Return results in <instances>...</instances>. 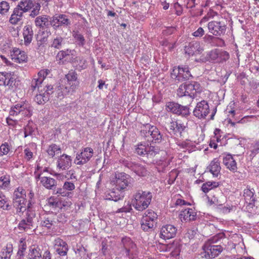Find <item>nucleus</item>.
Here are the masks:
<instances>
[{"label":"nucleus","mask_w":259,"mask_h":259,"mask_svg":"<svg viewBox=\"0 0 259 259\" xmlns=\"http://www.w3.org/2000/svg\"><path fill=\"white\" fill-rule=\"evenodd\" d=\"M121 252L125 254V256L128 258L130 257V248L134 245V242L129 237L124 236L121 240Z\"/></svg>","instance_id":"30"},{"label":"nucleus","mask_w":259,"mask_h":259,"mask_svg":"<svg viewBox=\"0 0 259 259\" xmlns=\"http://www.w3.org/2000/svg\"><path fill=\"white\" fill-rule=\"evenodd\" d=\"M23 36L24 45L26 47L29 46L31 43L34 36L33 26L31 25L27 24L24 26L23 30Z\"/></svg>","instance_id":"25"},{"label":"nucleus","mask_w":259,"mask_h":259,"mask_svg":"<svg viewBox=\"0 0 259 259\" xmlns=\"http://www.w3.org/2000/svg\"><path fill=\"white\" fill-rule=\"evenodd\" d=\"M63 38L61 36H57L54 38L51 43V47L57 49H60L63 41Z\"/></svg>","instance_id":"59"},{"label":"nucleus","mask_w":259,"mask_h":259,"mask_svg":"<svg viewBox=\"0 0 259 259\" xmlns=\"http://www.w3.org/2000/svg\"><path fill=\"white\" fill-rule=\"evenodd\" d=\"M180 217L185 221H194L197 219V212L192 208H186L181 211Z\"/></svg>","instance_id":"32"},{"label":"nucleus","mask_w":259,"mask_h":259,"mask_svg":"<svg viewBox=\"0 0 259 259\" xmlns=\"http://www.w3.org/2000/svg\"><path fill=\"white\" fill-rule=\"evenodd\" d=\"M175 241H174L172 243L168 244H163L160 242H159L157 245V248L159 250L160 252H169L172 250L173 247H174Z\"/></svg>","instance_id":"52"},{"label":"nucleus","mask_w":259,"mask_h":259,"mask_svg":"<svg viewBox=\"0 0 259 259\" xmlns=\"http://www.w3.org/2000/svg\"><path fill=\"white\" fill-rule=\"evenodd\" d=\"M25 105V103H23V104L19 103L12 106L9 112L10 115L11 116H15L21 113L22 111V109L26 108V107H24Z\"/></svg>","instance_id":"45"},{"label":"nucleus","mask_w":259,"mask_h":259,"mask_svg":"<svg viewBox=\"0 0 259 259\" xmlns=\"http://www.w3.org/2000/svg\"><path fill=\"white\" fill-rule=\"evenodd\" d=\"M123 190H117L116 188H113L109 192L105 194V199L117 202L120 200L123 199L124 195Z\"/></svg>","instance_id":"28"},{"label":"nucleus","mask_w":259,"mask_h":259,"mask_svg":"<svg viewBox=\"0 0 259 259\" xmlns=\"http://www.w3.org/2000/svg\"><path fill=\"white\" fill-rule=\"evenodd\" d=\"M223 163L230 171L233 172L237 171V163L231 154H225L223 157Z\"/></svg>","instance_id":"29"},{"label":"nucleus","mask_w":259,"mask_h":259,"mask_svg":"<svg viewBox=\"0 0 259 259\" xmlns=\"http://www.w3.org/2000/svg\"><path fill=\"white\" fill-rule=\"evenodd\" d=\"M221 185V182L207 181L202 185L201 190L205 194H207L210 190L218 188Z\"/></svg>","instance_id":"36"},{"label":"nucleus","mask_w":259,"mask_h":259,"mask_svg":"<svg viewBox=\"0 0 259 259\" xmlns=\"http://www.w3.org/2000/svg\"><path fill=\"white\" fill-rule=\"evenodd\" d=\"M133 179L131 176L124 172H115V178L111 182L115 185L117 190L125 191L131 184Z\"/></svg>","instance_id":"6"},{"label":"nucleus","mask_w":259,"mask_h":259,"mask_svg":"<svg viewBox=\"0 0 259 259\" xmlns=\"http://www.w3.org/2000/svg\"><path fill=\"white\" fill-rule=\"evenodd\" d=\"M76 51L74 49H66L59 51L56 56V60L60 65L68 63L73 64L78 62L76 56Z\"/></svg>","instance_id":"5"},{"label":"nucleus","mask_w":259,"mask_h":259,"mask_svg":"<svg viewBox=\"0 0 259 259\" xmlns=\"http://www.w3.org/2000/svg\"><path fill=\"white\" fill-rule=\"evenodd\" d=\"M6 74L5 83L4 86L8 87V89L11 91H16L20 84L19 78L13 72H7Z\"/></svg>","instance_id":"15"},{"label":"nucleus","mask_w":259,"mask_h":259,"mask_svg":"<svg viewBox=\"0 0 259 259\" xmlns=\"http://www.w3.org/2000/svg\"><path fill=\"white\" fill-rule=\"evenodd\" d=\"M218 240L217 237H213L208 240L202 247V251L200 253L202 258L212 259L217 257L223 251V247L220 245H213Z\"/></svg>","instance_id":"2"},{"label":"nucleus","mask_w":259,"mask_h":259,"mask_svg":"<svg viewBox=\"0 0 259 259\" xmlns=\"http://www.w3.org/2000/svg\"><path fill=\"white\" fill-rule=\"evenodd\" d=\"M216 49H213L202 55L199 59H195V62L205 63L207 62L215 64L218 57L217 55Z\"/></svg>","instance_id":"22"},{"label":"nucleus","mask_w":259,"mask_h":259,"mask_svg":"<svg viewBox=\"0 0 259 259\" xmlns=\"http://www.w3.org/2000/svg\"><path fill=\"white\" fill-rule=\"evenodd\" d=\"M12 208V205L10 204L9 198L1 193L0 194V209L9 211L11 210Z\"/></svg>","instance_id":"40"},{"label":"nucleus","mask_w":259,"mask_h":259,"mask_svg":"<svg viewBox=\"0 0 259 259\" xmlns=\"http://www.w3.org/2000/svg\"><path fill=\"white\" fill-rule=\"evenodd\" d=\"M10 176L5 175L0 177V188L3 189L8 188L10 186Z\"/></svg>","instance_id":"51"},{"label":"nucleus","mask_w":259,"mask_h":259,"mask_svg":"<svg viewBox=\"0 0 259 259\" xmlns=\"http://www.w3.org/2000/svg\"><path fill=\"white\" fill-rule=\"evenodd\" d=\"M26 199V192L22 187L15 189L12 195V201Z\"/></svg>","instance_id":"39"},{"label":"nucleus","mask_w":259,"mask_h":259,"mask_svg":"<svg viewBox=\"0 0 259 259\" xmlns=\"http://www.w3.org/2000/svg\"><path fill=\"white\" fill-rule=\"evenodd\" d=\"M135 152L141 156H144L146 155L148 156V148L146 144H143L140 143L135 146Z\"/></svg>","instance_id":"47"},{"label":"nucleus","mask_w":259,"mask_h":259,"mask_svg":"<svg viewBox=\"0 0 259 259\" xmlns=\"http://www.w3.org/2000/svg\"><path fill=\"white\" fill-rule=\"evenodd\" d=\"M18 4L25 13L30 11L29 17L31 18H35L40 13L41 5L38 2L33 0H21Z\"/></svg>","instance_id":"7"},{"label":"nucleus","mask_w":259,"mask_h":259,"mask_svg":"<svg viewBox=\"0 0 259 259\" xmlns=\"http://www.w3.org/2000/svg\"><path fill=\"white\" fill-rule=\"evenodd\" d=\"M27 248V244L24 238H21L18 244V250L17 255H24Z\"/></svg>","instance_id":"55"},{"label":"nucleus","mask_w":259,"mask_h":259,"mask_svg":"<svg viewBox=\"0 0 259 259\" xmlns=\"http://www.w3.org/2000/svg\"><path fill=\"white\" fill-rule=\"evenodd\" d=\"M177 232V229L174 225L167 224L163 226L160 230V238L166 240L175 237Z\"/></svg>","instance_id":"18"},{"label":"nucleus","mask_w":259,"mask_h":259,"mask_svg":"<svg viewBox=\"0 0 259 259\" xmlns=\"http://www.w3.org/2000/svg\"><path fill=\"white\" fill-rule=\"evenodd\" d=\"M53 194L57 195L58 196L67 197L71 198L72 193L67 191L64 187L56 188L53 190Z\"/></svg>","instance_id":"46"},{"label":"nucleus","mask_w":259,"mask_h":259,"mask_svg":"<svg viewBox=\"0 0 259 259\" xmlns=\"http://www.w3.org/2000/svg\"><path fill=\"white\" fill-rule=\"evenodd\" d=\"M216 51L218 54L216 63H224L229 59L230 54L227 51L220 49H216Z\"/></svg>","instance_id":"37"},{"label":"nucleus","mask_w":259,"mask_h":259,"mask_svg":"<svg viewBox=\"0 0 259 259\" xmlns=\"http://www.w3.org/2000/svg\"><path fill=\"white\" fill-rule=\"evenodd\" d=\"M36 128V124L32 120H29L28 123L24 128V138L29 136H33Z\"/></svg>","instance_id":"43"},{"label":"nucleus","mask_w":259,"mask_h":259,"mask_svg":"<svg viewBox=\"0 0 259 259\" xmlns=\"http://www.w3.org/2000/svg\"><path fill=\"white\" fill-rule=\"evenodd\" d=\"M152 198L151 192L138 189L133 194L132 204L137 210L142 211L148 207Z\"/></svg>","instance_id":"1"},{"label":"nucleus","mask_w":259,"mask_h":259,"mask_svg":"<svg viewBox=\"0 0 259 259\" xmlns=\"http://www.w3.org/2000/svg\"><path fill=\"white\" fill-rule=\"evenodd\" d=\"M32 224L27 223V221L22 219L19 223L18 228L21 231H25L26 229H30Z\"/></svg>","instance_id":"62"},{"label":"nucleus","mask_w":259,"mask_h":259,"mask_svg":"<svg viewBox=\"0 0 259 259\" xmlns=\"http://www.w3.org/2000/svg\"><path fill=\"white\" fill-rule=\"evenodd\" d=\"M165 106V110L167 112L177 116L187 118L190 114V110L189 106L182 105L174 101L166 102Z\"/></svg>","instance_id":"4"},{"label":"nucleus","mask_w":259,"mask_h":259,"mask_svg":"<svg viewBox=\"0 0 259 259\" xmlns=\"http://www.w3.org/2000/svg\"><path fill=\"white\" fill-rule=\"evenodd\" d=\"M178 82H183L189 80L192 75L190 71V68L187 65H180L178 66Z\"/></svg>","instance_id":"23"},{"label":"nucleus","mask_w":259,"mask_h":259,"mask_svg":"<svg viewBox=\"0 0 259 259\" xmlns=\"http://www.w3.org/2000/svg\"><path fill=\"white\" fill-rule=\"evenodd\" d=\"M48 204L54 209L59 208L61 207V200L54 196H51L47 200Z\"/></svg>","instance_id":"53"},{"label":"nucleus","mask_w":259,"mask_h":259,"mask_svg":"<svg viewBox=\"0 0 259 259\" xmlns=\"http://www.w3.org/2000/svg\"><path fill=\"white\" fill-rule=\"evenodd\" d=\"M21 8L22 7L18 4L16 7L14 9L13 13L9 19V22L11 24L16 25L22 20L23 14L25 12L22 11Z\"/></svg>","instance_id":"27"},{"label":"nucleus","mask_w":259,"mask_h":259,"mask_svg":"<svg viewBox=\"0 0 259 259\" xmlns=\"http://www.w3.org/2000/svg\"><path fill=\"white\" fill-rule=\"evenodd\" d=\"M72 158L70 156L63 154L57 160V168L63 170L68 169L71 166Z\"/></svg>","instance_id":"24"},{"label":"nucleus","mask_w":259,"mask_h":259,"mask_svg":"<svg viewBox=\"0 0 259 259\" xmlns=\"http://www.w3.org/2000/svg\"><path fill=\"white\" fill-rule=\"evenodd\" d=\"M10 9L9 4L6 1H2L0 3V14L5 15Z\"/></svg>","instance_id":"63"},{"label":"nucleus","mask_w":259,"mask_h":259,"mask_svg":"<svg viewBox=\"0 0 259 259\" xmlns=\"http://www.w3.org/2000/svg\"><path fill=\"white\" fill-rule=\"evenodd\" d=\"M149 127V132L150 133V137L152 139V143L159 144L166 142L167 136L164 132H162L160 129L154 125H147Z\"/></svg>","instance_id":"10"},{"label":"nucleus","mask_w":259,"mask_h":259,"mask_svg":"<svg viewBox=\"0 0 259 259\" xmlns=\"http://www.w3.org/2000/svg\"><path fill=\"white\" fill-rule=\"evenodd\" d=\"M186 95L187 96L194 99L197 96V94H200L202 91V87L200 84L195 81L185 82Z\"/></svg>","instance_id":"13"},{"label":"nucleus","mask_w":259,"mask_h":259,"mask_svg":"<svg viewBox=\"0 0 259 259\" xmlns=\"http://www.w3.org/2000/svg\"><path fill=\"white\" fill-rule=\"evenodd\" d=\"M254 195L255 191L254 189H251L247 186L244 190L243 196L245 198V202L247 204L246 207L248 209L253 208L255 206L254 204L256 200Z\"/></svg>","instance_id":"20"},{"label":"nucleus","mask_w":259,"mask_h":259,"mask_svg":"<svg viewBox=\"0 0 259 259\" xmlns=\"http://www.w3.org/2000/svg\"><path fill=\"white\" fill-rule=\"evenodd\" d=\"M42 93L50 99V96L55 93V89L51 84L46 85L43 89H41Z\"/></svg>","instance_id":"60"},{"label":"nucleus","mask_w":259,"mask_h":259,"mask_svg":"<svg viewBox=\"0 0 259 259\" xmlns=\"http://www.w3.org/2000/svg\"><path fill=\"white\" fill-rule=\"evenodd\" d=\"M54 248L55 251L60 256H67L69 249L68 245L63 239L60 238H56L54 241Z\"/></svg>","instance_id":"19"},{"label":"nucleus","mask_w":259,"mask_h":259,"mask_svg":"<svg viewBox=\"0 0 259 259\" xmlns=\"http://www.w3.org/2000/svg\"><path fill=\"white\" fill-rule=\"evenodd\" d=\"M207 28L209 32L218 36H222L225 34L227 30V24L222 21H211L208 23Z\"/></svg>","instance_id":"9"},{"label":"nucleus","mask_w":259,"mask_h":259,"mask_svg":"<svg viewBox=\"0 0 259 259\" xmlns=\"http://www.w3.org/2000/svg\"><path fill=\"white\" fill-rule=\"evenodd\" d=\"M226 46L225 41L223 39L221 36H214L212 43L211 47H225Z\"/></svg>","instance_id":"54"},{"label":"nucleus","mask_w":259,"mask_h":259,"mask_svg":"<svg viewBox=\"0 0 259 259\" xmlns=\"http://www.w3.org/2000/svg\"><path fill=\"white\" fill-rule=\"evenodd\" d=\"M13 245L11 243L7 244L6 248L3 249L2 251V259H10L11 256L13 253Z\"/></svg>","instance_id":"48"},{"label":"nucleus","mask_w":259,"mask_h":259,"mask_svg":"<svg viewBox=\"0 0 259 259\" xmlns=\"http://www.w3.org/2000/svg\"><path fill=\"white\" fill-rule=\"evenodd\" d=\"M73 250L76 255L81 257H84L88 252L86 247L83 246L80 242L77 243L76 246L73 247Z\"/></svg>","instance_id":"44"},{"label":"nucleus","mask_w":259,"mask_h":259,"mask_svg":"<svg viewBox=\"0 0 259 259\" xmlns=\"http://www.w3.org/2000/svg\"><path fill=\"white\" fill-rule=\"evenodd\" d=\"M27 202V199L12 201L13 206L16 209L18 212H23L26 210Z\"/></svg>","instance_id":"42"},{"label":"nucleus","mask_w":259,"mask_h":259,"mask_svg":"<svg viewBox=\"0 0 259 259\" xmlns=\"http://www.w3.org/2000/svg\"><path fill=\"white\" fill-rule=\"evenodd\" d=\"M119 163L122 166L127 168L140 177H145L148 175V170L145 165L133 161L129 158H121L119 160Z\"/></svg>","instance_id":"3"},{"label":"nucleus","mask_w":259,"mask_h":259,"mask_svg":"<svg viewBox=\"0 0 259 259\" xmlns=\"http://www.w3.org/2000/svg\"><path fill=\"white\" fill-rule=\"evenodd\" d=\"M77 77L78 75L77 73L73 70H69L68 73L65 76V78L67 79V81L66 86H68L74 93L79 84V81Z\"/></svg>","instance_id":"16"},{"label":"nucleus","mask_w":259,"mask_h":259,"mask_svg":"<svg viewBox=\"0 0 259 259\" xmlns=\"http://www.w3.org/2000/svg\"><path fill=\"white\" fill-rule=\"evenodd\" d=\"M209 106L205 100L198 102L193 110V115L199 119H204L209 113Z\"/></svg>","instance_id":"12"},{"label":"nucleus","mask_w":259,"mask_h":259,"mask_svg":"<svg viewBox=\"0 0 259 259\" xmlns=\"http://www.w3.org/2000/svg\"><path fill=\"white\" fill-rule=\"evenodd\" d=\"M185 53L189 56H193L196 54H200L203 51L202 48L200 46L198 42H190L188 46L185 47Z\"/></svg>","instance_id":"26"},{"label":"nucleus","mask_w":259,"mask_h":259,"mask_svg":"<svg viewBox=\"0 0 259 259\" xmlns=\"http://www.w3.org/2000/svg\"><path fill=\"white\" fill-rule=\"evenodd\" d=\"M235 75L237 81H238L241 85L245 86L246 84L248 75H246V73L242 72L239 74H236Z\"/></svg>","instance_id":"58"},{"label":"nucleus","mask_w":259,"mask_h":259,"mask_svg":"<svg viewBox=\"0 0 259 259\" xmlns=\"http://www.w3.org/2000/svg\"><path fill=\"white\" fill-rule=\"evenodd\" d=\"M157 222H151L142 218L140 221L141 228L144 232H151L157 227Z\"/></svg>","instance_id":"33"},{"label":"nucleus","mask_w":259,"mask_h":259,"mask_svg":"<svg viewBox=\"0 0 259 259\" xmlns=\"http://www.w3.org/2000/svg\"><path fill=\"white\" fill-rule=\"evenodd\" d=\"M10 56L11 59L17 63L27 62L28 60L26 53L17 48H13L10 50Z\"/></svg>","instance_id":"17"},{"label":"nucleus","mask_w":259,"mask_h":259,"mask_svg":"<svg viewBox=\"0 0 259 259\" xmlns=\"http://www.w3.org/2000/svg\"><path fill=\"white\" fill-rule=\"evenodd\" d=\"M52 27L55 30L61 28H70L72 22L69 16L63 14H56L52 16Z\"/></svg>","instance_id":"8"},{"label":"nucleus","mask_w":259,"mask_h":259,"mask_svg":"<svg viewBox=\"0 0 259 259\" xmlns=\"http://www.w3.org/2000/svg\"><path fill=\"white\" fill-rule=\"evenodd\" d=\"M10 150V146L8 142L3 143L0 146V156L7 155Z\"/></svg>","instance_id":"64"},{"label":"nucleus","mask_w":259,"mask_h":259,"mask_svg":"<svg viewBox=\"0 0 259 259\" xmlns=\"http://www.w3.org/2000/svg\"><path fill=\"white\" fill-rule=\"evenodd\" d=\"M37 94L34 97V101L39 105H44L49 101V98L42 93L41 90L38 91Z\"/></svg>","instance_id":"49"},{"label":"nucleus","mask_w":259,"mask_h":259,"mask_svg":"<svg viewBox=\"0 0 259 259\" xmlns=\"http://www.w3.org/2000/svg\"><path fill=\"white\" fill-rule=\"evenodd\" d=\"M52 17L48 15H42L37 16L34 20V24L37 27L39 28L49 29L50 26H52L51 22Z\"/></svg>","instance_id":"21"},{"label":"nucleus","mask_w":259,"mask_h":259,"mask_svg":"<svg viewBox=\"0 0 259 259\" xmlns=\"http://www.w3.org/2000/svg\"><path fill=\"white\" fill-rule=\"evenodd\" d=\"M93 154L94 150L92 148H82L80 152L76 154L74 163L77 165H83L90 160Z\"/></svg>","instance_id":"11"},{"label":"nucleus","mask_w":259,"mask_h":259,"mask_svg":"<svg viewBox=\"0 0 259 259\" xmlns=\"http://www.w3.org/2000/svg\"><path fill=\"white\" fill-rule=\"evenodd\" d=\"M51 34L50 29L39 30L37 34L35 35L37 41L36 50H40L46 47L48 41V37Z\"/></svg>","instance_id":"14"},{"label":"nucleus","mask_w":259,"mask_h":259,"mask_svg":"<svg viewBox=\"0 0 259 259\" xmlns=\"http://www.w3.org/2000/svg\"><path fill=\"white\" fill-rule=\"evenodd\" d=\"M41 252L40 248L35 245H32L29 247L28 258L41 259Z\"/></svg>","instance_id":"41"},{"label":"nucleus","mask_w":259,"mask_h":259,"mask_svg":"<svg viewBox=\"0 0 259 259\" xmlns=\"http://www.w3.org/2000/svg\"><path fill=\"white\" fill-rule=\"evenodd\" d=\"M207 169L211 172L214 177H217L220 174L221 167L220 161L218 158H214L210 163Z\"/></svg>","instance_id":"31"},{"label":"nucleus","mask_w":259,"mask_h":259,"mask_svg":"<svg viewBox=\"0 0 259 259\" xmlns=\"http://www.w3.org/2000/svg\"><path fill=\"white\" fill-rule=\"evenodd\" d=\"M54 223L56 224V222L48 217L44 218V220L41 221L40 224L42 227H46L48 229L50 230L52 229V226L54 225Z\"/></svg>","instance_id":"56"},{"label":"nucleus","mask_w":259,"mask_h":259,"mask_svg":"<svg viewBox=\"0 0 259 259\" xmlns=\"http://www.w3.org/2000/svg\"><path fill=\"white\" fill-rule=\"evenodd\" d=\"M182 245L178 242H175L174 247L171 250L170 255L172 257H177L179 256L181 250Z\"/></svg>","instance_id":"61"},{"label":"nucleus","mask_w":259,"mask_h":259,"mask_svg":"<svg viewBox=\"0 0 259 259\" xmlns=\"http://www.w3.org/2000/svg\"><path fill=\"white\" fill-rule=\"evenodd\" d=\"M55 92L57 94V97L60 99H62L63 97L67 95H72L74 92L70 89L68 86L59 85L55 89Z\"/></svg>","instance_id":"35"},{"label":"nucleus","mask_w":259,"mask_h":259,"mask_svg":"<svg viewBox=\"0 0 259 259\" xmlns=\"http://www.w3.org/2000/svg\"><path fill=\"white\" fill-rule=\"evenodd\" d=\"M41 184L46 189L53 190L57 187V181L49 177H42Z\"/></svg>","instance_id":"34"},{"label":"nucleus","mask_w":259,"mask_h":259,"mask_svg":"<svg viewBox=\"0 0 259 259\" xmlns=\"http://www.w3.org/2000/svg\"><path fill=\"white\" fill-rule=\"evenodd\" d=\"M72 34L76 45L79 47H83L86 42L83 35L77 30H73Z\"/></svg>","instance_id":"38"},{"label":"nucleus","mask_w":259,"mask_h":259,"mask_svg":"<svg viewBox=\"0 0 259 259\" xmlns=\"http://www.w3.org/2000/svg\"><path fill=\"white\" fill-rule=\"evenodd\" d=\"M58 151H61L60 146L57 145L56 144H52L49 145L48 149L47 150V152L49 156L51 157H53L55 155V152Z\"/></svg>","instance_id":"57"},{"label":"nucleus","mask_w":259,"mask_h":259,"mask_svg":"<svg viewBox=\"0 0 259 259\" xmlns=\"http://www.w3.org/2000/svg\"><path fill=\"white\" fill-rule=\"evenodd\" d=\"M157 214L153 210L148 209L146 211L142 218L145 220H150L151 222H157Z\"/></svg>","instance_id":"50"}]
</instances>
